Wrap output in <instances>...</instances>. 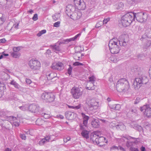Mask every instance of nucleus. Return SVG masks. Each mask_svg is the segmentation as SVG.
I'll return each mask as SVG.
<instances>
[{"label":"nucleus","instance_id":"46","mask_svg":"<svg viewBox=\"0 0 151 151\" xmlns=\"http://www.w3.org/2000/svg\"><path fill=\"white\" fill-rule=\"evenodd\" d=\"M47 142L46 141H45V139L43 138L41 139L38 143V144H39L40 145H43L45 143Z\"/></svg>","mask_w":151,"mask_h":151},{"label":"nucleus","instance_id":"59","mask_svg":"<svg viewBox=\"0 0 151 151\" xmlns=\"http://www.w3.org/2000/svg\"><path fill=\"white\" fill-rule=\"evenodd\" d=\"M124 6V5L122 3L120 2L118 4V7H117L118 9H120L121 8H122Z\"/></svg>","mask_w":151,"mask_h":151},{"label":"nucleus","instance_id":"45","mask_svg":"<svg viewBox=\"0 0 151 151\" xmlns=\"http://www.w3.org/2000/svg\"><path fill=\"white\" fill-rule=\"evenodd\" d=\"M46 32L45 29H43L38 32V37L41 36L42 34L45 33Z\"/></svg>","mask_w":151,"mask_h":151},{"label":"nucleus","instance_id":"56","mask_svg":"<svg viewBox=\"0 0 151 151\" xmlns=\"http://www.w3.org/2000/svg\"><path fill=\"white\" fill-rule=\"evenodd\" d=\"M70 138L69 137H66L65 138L63 139V141L64 142L66 143L68 141L70 140Z\"/></svg>","mask_w":151,"mask_h":151},{"label":"nucleus","instance_id":"32","mask_svg":"<svg viewBox=\"0 0 151 151\" xmlns=\"http://www.w3.org/2000/svg\"><path fill=\"white\" fill-rule=\"evenodd\" d=\"M9 83L13 85L16 88L19 89L20 88V86L14 80H12Z\"/></svg>","mask_w":151,"mask_h":151},{"label":"nucleus","instance_id":"53","mask_svg":"<svg viewBox=\"0 0 151 151\" xmlns=\"http://www.w3.org/2000/svg\"><path fill=\"white\" fill-rule=\"evenodd\" d=\"M60 22L58 21L54 23L53 24V26L55 27H58L60 26Z\"/></svg>","mask_w":151,"mask_h":151},{"label":"nucleus","instance_id":"62","mask_svg":"<svg viewBox=\"0 0 151 151\" xmlns=\"http://www.w3.org/2000/svg\"><path fill=\"white\" fill-rule=\"evenodd\" d=\"M130 150L131 151H139L137 148L131 147L130 148Z\"/></svg>","mask_w":151,"mask_h":151},{"label":"nucleus","instance_id":"15","mask_svg":"<svg viewBox=\"0 0 151 151\" xmlns=\"http://www.w3.org/2000/svg\"><path fill=\"white\" fill-rule=\"evenodd\" d=\"M89 79V82H91V83H90V86H92L91 87H86V89L88 90H94L95 89V87H94V83L96 81V78L95 77L92 76L91 77H88Z\"/></svg>","mask_w":151,"mask_h":151},{"label":"nucleus","instance_id":"39","mask_svg":"<svg viewBox=\"0 0 151 151\" xmlns=\"http://www.w3.org/2000/svg\"><path fill=\"white\" fill-rule=\"evenodd\" d=\"M19 109L23 111H26L28 110V105H24L19 106Z\"/></svg>","mask_w":151,"mask_h":151},{"label":"nucleus","instance_id":"33","mask_svg":"<svg viewBox=\"0 0 151 151\" xmlns=\"http://www.w3.org/2000/svg\"><path fill=\"white\" fill-rule=\"evenodd\" d=\"M4 88H5V85L4 84L0 83V98L2 96Z\"/></svg>","mask_w":151,"mask_h":151},{"label":"nucleus","instance_id":"23","mask_svg":"<svg viewBox=\"0 0 151 151\" xmlns=\"http://www.w3.org/2000/svg\"><path fill=\"white\" fill-rule=\"evenodd\" d=\"M121 21L123 26L127 27L129 26L131 24L126 19L124 18V17L122 16L121 18Z\"/></svg>","mask_w":151,"mask_h":151},{"label":"nucleus","instance_id":"27","mask_svg":"<svg viewBox=\"0 0 151 151\" xmlns=\"http://www.w3.org/2000/svg\"><path fill=\"white\" fill-rule=\"evenodd\" d=\"M110 107L111 109L115 110H119L121 108V106L119 104H115L111 105Z\"/></svg>","mask_w":151,"mask_h":151},{"label":"nucleus","instance_id":"31","mask_svg":"<svg viewBox=\"0 0 151 151\" xmlns=\"http://www.w3.org/2000/svg\"><path fill=\"white\" fill-rule=\"evenodd\" d=\"M11 55L14 58H18L20 56V53L19 52L13 51L11 52Z\"/></svg>","mask_w":151,"mask_h":151},{"label":"nucleus","instance_id":"51","mask_svg":"<svg viewBox=\"0 0 151 151\" xmlns=\"http://www.w3.org/2000/svg\"><path fill=\"white\" fill-rule=\"evenodd\" d=\"M20 50V47H14L13 49V51L15 52H19V51Z\"/></svg>","mask_w":151,"mask_h":151},{"label":"nucleus","instance_id":"35","mask_svg":"<svg viewBox=\"0 0 151 151\" xmlns=\"http://www.w3.org/2000/svg\"><path fill=\"white\" fill-rule=\"evenodd\" d=\"M60 17V14L58 13H56L52 16V19L55 21L59 19Z\"/></svg>","mask_w":151,"mask_h":151},{"label":"nucleus","instance_id":"5","mask_svg":"<svg viewBox=\"0 0 151 151\" xmlns=\"http://www.w3.org/2000/svg\"><path fill=\"white\" fill-rule=\"evenodd\" d=\"M70 93L74 99H77L81 96L83 91L79 88L73 87L71 90Z\"/></svg>","mask_w":151,"mask_h":151},{"label":"nucleus","instance_id":"13","mask_svg":"<svg viewBox=\"0 0 151 151\" xmlns=\"http://www.w3.org/2000/svg\"><path fill=\"white\" fill-rule=\"evenodd\" d=\"M38 116L43 117L45 119H49L50 117V112H46L45 111L43 108H41L38 111Z\"/></svg>","mask_w":151,"mask_h":151},{"label":"nucleus","instance_id":"8","mask_svg":"<svg viewBox=\"0 0 151 151\" xmlns=\"http://www.w3.org/2000/svg\"><path fill=\"white\" fill-rule=\"evenodd\" d=\"M67 15L74 20L79 19L82 16L81 12L79 11H75L73 13H68Z\"/></svg>","mask_w":151,"mask_h":151},{"label":"nucleus","instance_id":"38","mask_svg":"<svg viewBox=\"0 0 151 151\" xmlns=\"http://www.w3.org/2000/svg\"><path fill=\"white\" fill-rule=\"evenodd\" d=\"M119 44L121 46H125L127 45V42L124 40H119Z\"/></svg>","mask_w":151,"mask_h":151},{"label":"nucleus","instance_id":"48","mask_svg":"<svg viewBox=\"0 0 151 151\" xmlns=\"http://www.w3.org/2000/svg\"><path fill=\"white\" fill-rule=\"evenodd\" d=\"M7 0H0V4L4 5L7 3Z\"/></svg>","mask_w":151,"mask_h":151},{"label":"nucleus","instance_id":"22","mask_svg":"<svg viewBox=\"0 0 151 151\" xmlns=\"http://www.w3.org/2000/svg\"><path fill=\"white\" fill-rule=\"evenodd\" d=\"M81 115L83 119V124L87 125L88 119H89V116H87L83 113H81Z\"/></svg>","mask_w":151,"mask_h":151},{"label":"nucleus","instance_id":"52","mask_svg":"<svg viewBox=\"0 0 151 151\" xmlns=\"http://www.w3.org/2000/svg\"><path fill=\"white\" fill-rule=\"evenodd\" d=\"M84 64L78 62H76L74 63L73 65L74 66L83 65Z\"/></svg>","mask_w":151,"mask_h":151},{"label":"nucleus","instance_id":"17","mask_svg":"<svg viewBox=\"0 0 151 151\" xmlns=\"http://www.w3.org/2000/svg\"><path fill=\"white\" fill-rule=\"evenodd\" d=\"M11 123L8 120H5L4 121V123L1 124L2 129L3 130L5 131V130H9L10 129V126L11 125Z\"/></svg>","mask_w":151,"mask_h":151},{"label":"nucleus","instance_id":"28","mask_svg":"<svg viewBox=\"0 0 151 151\" xmlns=\"http://www.w3.org/2000/svg\"><path fill=\"white\" fill-rule=\"evenodd\" d=\"M46 76L47 77V80H50L56 77L54 76V74L53 73H47Z\"/></svg>","mask_w":151,"mask_h":151},{"label":"nucleus","instance_id":"64","mask_svg":"<svg viewBox=\"0 0 151 151\" xmlns=\"http://www.w3.org/2000/svg\"><path fill=\"white\" fill-rule=\"evenodd\" d=\"M111 149L112 150H114L115 149L119 150V147H117L115 146H113L111 147Z\"/></svg>","mask_w":151,"mask_h":151},{"label":"nucleus","instance_id":"12","mask_svg":"<svg viewBox=\"0 0 151 151\" xmlns=\"http://www.w3.org/2000/svg\"><path fill=\"white\" fill-rule=\"evenodd\" d=\"M134 16H135V14L134 13L128 12L123 16L124 17L125 19H126L127 20L131 23L134 20Z\"/></svg>","mask_w":151,"mask_h":151},{"label":"nucleus","instance_id":"61","mask_svg":"<svg viewBox=\"0 0 151 151\" xmlns=\"http://www.w3.org/2000/svg\"><path fill=\"white\" fill-rule=\"evenodd\" d=\"M5 20V19L4 18H1L0 19V25H1L3 24Z\"/></svg>","mask_w":151,"mask_h":151},{"label":"nucleus","instance_id":"6","mask_svg":"<svg viewBox=\"0 0 151 151\" xmlns=\"http://www.w3.org/2000/svg\"><path fill=\"white\" fill-rule=\"evenodd\" d=\"M41 98L47 101L52 102L54 100L55 96L52 93L45 92L42 94Z\"/></svg>","mask_w":151,"mask_h":151},{"label":"nucleus","instance_id":"29","mask_svg":"<svg viewBox=\"0 0 151 151\" xmlns=\"http://www.w3.org/2000/svg\"><path fill=\"white\" fill-rule=\"evenodd\" d=\"M81 53V51H79L76 52V55L75 56V59L77 60H79L82 58V57L84 56V54H81V56H79V54Z\"/></svg>","mask_w":151,"mask_h":151},{"label":"nucleus","instance_id":"30","mask_svg":"<svg viewBox=\"0 0 151 151\" xmlns=\"http://www.w3.org/2000/svg\"><path fill=\"white\" fill-rule=\"evenodd\" d=\"M89 132L86 130L82 131L81 133L82 136L84 138L87 139L89 137H88Z\"/></svg>","mask_w":151,"mask_h":151},{"label":"nucleus","instance_id":"3","mask_svg":"<svg viewBox=\"0 0 151 151\" xmlns=\"http://www.w3.org/2000/svg\"><path fill=\"white\" fill-rule=\"evenodd\" d=\"M148 80L147 77L143 75L136 78L133 85L135 89H138L142 84H145L147 83Z\"/></svg>","mask_w":151,"mask_h":151},{"label":"nucleus","instance_id":"2","mask_svg":"<svg viewBox=\"0 0 151 151\" xmlns=\"http://www.w3.org/2000/svg\"><path fill=\"white\" fill-rule=\"evenodd\" d=\"M109 50L112 54H115L119 53L120 48L118 45V40L114 38L109 42Z\"/></svg>","mask_w":151,"mask_h":151},{"label":"nucleus","instance_id":"1","mask_svg":"<svg viewBox=\"0 0 151 151\" xmlns=\"http://www.w3.org/2000/svg\"><path fill=\"white\" fill-rule=\"evenodd\" d=\"M117 91L120 92H125L128 90L129 86L128 81L125 78H122L117 82L116 85Z\"/></svg>","mask_w":151,"mask_h":151},{"label":"nucleus","instance_id":"11","mask_svg":"<svg viewBox=\"0 0 151 151\" xmlns=\"http://www.w3.org/2000/svg\"><path fill=\"white\" fill-rule=\"evenodd\" d=\"M63 64L61 62L54 63L51 66V68L53 70H60L64 68Z\"/></svg>","mask_w":151,"mask_h":151},{"label":"nucleus","instance_id":"37","mask_svg":"<svg viewBox=\"0 0 151 151\" xmlns=\"http://www.w3.org/2000/svg\"><path fill=\"white\" fill-rule=\"evenodd\" d=\"M81 33L78 34L76 35L74 37L68 40V41L70 42L71 41H75V40L77 39L78 37H79L81 35Z\"/></svg>","mask_w":151,"mask_h":151},{"label":"nucleus","instance_id":"18","mask_svg":"<svg viewBox=\"0 0 151 151\" xmlns=\"http://www.w3.org/2000/svg\"><path fill=\"white\" fill-rule=\"evenodd\" d=\"M110 125L112 126L114 128H116L117 129H120L122 130H124L126 128L124 124L121 123L116 124L112 122L110 124Z\"/></svg>","mask_w":151,"mask_h":151},{"label":"nucleus","instance_id":"44","mask_svg":"<svg viewBox=\"0 0 151 151\" xmlns=\"http://www.w3.org/2000/svg\"><path fill=\"white\" fill-rule=\"evenodd\" d=\"M7 119L10 121H15L17 120V118L16 117H14L13 116H10L7 117Z\"/></svg>","mask_w":151,"mask_h":151},{"label":"nucleus","instance_id":"50","mask_svg":"<svg viewBox=\"0 0 151 151\" xmlns=\"http://www.w3.org/2000/svg\"><path fill=\"white\" fill-rule=\"evenodd\" d=\"M140 101V98L139 97H137L134 102V104H137Z\"/></svg>","mask_w":151,"mask_h":151},{"label":"nucleus","instance_id":"36","mask_svg":"<svg viewBox=\"0 0 151 151\" xmlns=\"http://www.w3.org/2000/svg\"><path fill=\"white\" fill-rule=\"evenodd\" d=\"M145 34L147 37L151 38V28L147 29L146 31Z\"/></svg>","mask_w":151,"mask_h":151},{"label":"nucleus","instance_id":"42","mask_svg":"<svg viewBox=\"0 0 151 151\" xmlns=\"http://www.w3.org/2000/svg\"><path fill=\"white\" fill-rule=\"evenodd\" d=\"M127 1L128 4L131 5H134L136 3L135 0H127Z\"/></svg>","mask_w":151,"mask_h":151},{"label":"nucleus","instance_id":"47","mask_svg":"<svg viewBox=\"0 0 151 151\" xmlns=\"http://www.w3.org/2000/svg\"><path fill=\"white\" fill-rule=\"evenodd\" d=\"M103 23L102 21H100L98 22H97L96 24V27L98 28L99 27L101 26L103 24Z\"/></svg>","mask_w":151,"mask_h":151},{"label":"nucleus","instance_id":"21","mask_svg":"<svg viewBox=\"0 0 151 151\" xmlns=\"http://www.w3.org/2000/svg\"><path fill=\"white\" fill-rule=\"evenodd\" d=\"M99 137L98 135L94 134L93 137L91 136V139L94 143H95L96 144L98 145L99 144Z\"/></svg>","mask_w":151,"mask_h":151},{"label":"nucleus","instance_id":"10","mask_svg":"<svg viewBox=\"0 0 151 151\" xmlns=\"http://www.w3.org/2000/svg\"><path fill=\"white\" fill-rule=\"evenodd\" d=\"M37 63V60H35L34 59H32L31 60L29 63V65L30 68L34 70V73L37 74V70L38 68Z\"/></svg>","mask_w":151,"mask_h":151},{"label":"nucleus","instance_id":"19","mask_svg":"<svg viewBox=\"0 0 151 151\" xmlns=\"http://www.w3.org/2000/svg\"><path fill=\"white\" fill-rule=\"evenodd\" d=\"M37 106L34 104H32L28 106V110L32 113H36L37 111Z\"/></svg>","mask_w":151,"mask_h":151},{"label":"nucleus","instance_id":"40","mask_svg":"<svg viewBox=\"0 0 151 151\" xmlns=\"http://www.w3.org/2000/svg\"><path fill=\"white\" fill-rule=\"evenodd\" d=\"M134 70L135 73H138V74H139V73H141V69L140 68L137 66H135L134 68Z\"/></svg>","mask_w":151,"mask_h":151},{"label":"nucleus","instance_id":"41","mask_svg":"<svg viewBox=\"0 0 151 151\" xmlns=\"http://www.w3.org/2000/svg\"><path fill=\"white\" fill-rule=\"evenodd\" d=\"M131 114L136 113L137 112V110L135 107L129 109V112Z\"/></svg>","mask_w":151,"mask_h":151},{"label":"nucleus","instance_id":"4","mask_svg":"<svg viewBox=\"0 0 151 151\" xmlns=\"http://www.w3.org/2000/svg\"><path fill=\"white\" fill-rule=\"evenodd\" d=\"M134 19H136L137 20L141 23H145L146 21L147 18L148 14L145 12H140L134 13Z\"/></svg>","mask_w":151,"mask_h":151},{"label":"nucleus","instance_id":"9","mask_svg":"<svg viewBox=\"0 0 151 151\" xmlns=\"http://www.w3.org/2000/svg\"><path fill=\"white\" fill-rule=\"evenodd\" d=\"M76 6L81 10H84L86 7V5L83 0H73Z\"/></svg>","mask_w":151,"mask_h":151},{"label":"nucleus","instance_id":"60","mask_svg":"<svg viewBox=\"0 0 151 151\" xmlns=\"http://www.w3.org/2000/svg\"><path fill=\"white\" fill-rule=\"evenodd\" d=\"M37 19V14H35L33 16L32 19L34 21H35Z\"/></svg>","mask_w":151,"mask_h":151},{"label":"nucleus","instance_id":"54","mask_svg":"<svg viewBox=\"0 0 151 151\" xmlns=\"http://www.w3.org/2000/svg\"><path fill=\"white\" fill-rule=\"evenodd\" d=\"M50 136L48 135L45 137L44 139L46 142H48L50 141Z\"/></svg>","mask_w":151,"mask_h":151},{"label":"nucleus","instance_id":"14","mask_svg":"<svg viewBox=\"0 0 151 151\" xmlns=\"http://www.w3.org/2000/svg\"><path fill=\"white\" fill-rule=\"evenodd\" d=\"M86 103L89 108L92 107L97 105V102L95 100L90 97H88L86 99Z\"/></svg>","mask_w":151,"mask_h":151},{"label":"nucleus","instance_id":"34","mask_svg":"<svg viewBox=\"0 0 151 151\" xmlns=\"http://www.w3.org/2000/svg\"><path fill=\"white\" fill-rule=\"evenodd\" d=\"M8 113V111H7L0 110V117H4L6 116Z\"/></svg>","mask_w":151,"mask_h":151},{"label":"nucleus","instance_id":"7","mask_svg":"<svg viewBox=\"0 0 151 151\" xmlns=\"http://www.w3.org/2000/svg\"><path fill=\"white\" fill-rule=\"evenodd\" d=\"M140 110L141 111H144V115L147 117H151V108L150 104L144 105L140 108Z\"/></svg>","mask_w":151,"mask_h":151},{"label":"nucleus","instance_id":"26","mask_svg":"<svg viewBox=\"0 0 151 151\" xmlns=\"http://www.w3.org/2000/svg\"><path fill=\"white\" fill-rule=\"evenodd\" d=\"M99 144H100L99 145L100 146H103L104 145H105L104 144H102V143H107L108 142L107 140L105 138V137H99Z\"/></svg>","mask_w":151,"mask_h":151},{"label":"nucleus","instance_id":"24","mask_svg":"<svg viewBox=\"0 0 151 151\" xmlns=\"http://www.w3.org/2000/svg\"><path fill=\"white\" fill-rule=\"evenodd\" d=\"M75 8L74 7L72 6L71 5H68L67 6L66 10L65 12L67 15L68 13H73L75 12Z\"/></svg>","mask_w":151,"mask_h":151},{"label":"nucleus","instance_id":"16","mask_svg":"<svg viewBox=\"0 0 151 151\" xmlns=\"http://www.w3.org/2000/svg\"><path fill=\"white\" fill-rule=\"evenodd\" d=\"M77 116L75 113L70 111H67L65 113L66 118L68 120H72L75 119Z\"/></svg>","mask_w":151,"mask_h":151},{"label":"nucleus","instance_id":"20","mask_svg":"<svg viewBox=\"0 0 151 151\" xmlns=\"http://www.w3.org/2000/svg\"><path fill=\"white\" fill-rule=\"evenodd\" d=\"M51 48L52 51L56 53H58L61 51V49L59 45L55 44L54 45H51L50 46Z\"/></svg>","mask_w":151,"mask_h":151},{"label":"nucleus","instance_id":"63","mask_svg":"<svg viewBox=\"0 0 151 151\" xmlns=\"http://www.w3.org/2000/svg\"><path fill=\"white\" fill-rule=\"evenodd\" d=\"M19 23H17L15 24H14L12 28L14 27L16 29H18V28Z\"/></svg>","mask_w":151,"mask_h":151},{"label":"nucleus","instance_id":"58","mask_svg":"<svg viewBox=\"0 0 151 151\" xmlns=\"http://www.w3.org/2000/svg\"><path fill=\"white\" fill-rule=\"evenodd\" d=\"M20 136L21 138L22 139L25 140L26 139V136L24 134H20Z\"/></svg>","mask_w":151,"mask_h":151},{"label":"nucleus","instance_id":"49","mask_svg":"<svg viewBox=\"0 0 151 151\" xmlns=\"http://www.w3.org/2000/svg\"><path fill=\"white\" fill-rule=\"evenodd\" d=\"M110 19L109 17H108L104 19L103 22H102L104 24H106L110 20Z\"/></svg>","mask_w":151,"mask_h":151},{"label":"nucleus","instance_id":"55","mask_svg":"<svg viewBox=\"0 0 151 151\" xmlns=\"http://www.w3.org/2000/svg\"><path fill=\"white\" fill-rule=\"evenodd\" d=\"M72 69V68L70 65H69V68L68 69V73L70 75L71 74V72Z\"/></svg>","mask_w":151,"mask_h":151},{"label":"nucleus","instance_id":"43","mask_svg":"<svg viewBox=\"0 0 151 151\" xmlns=\"http://www.w3.org/2000/svg\"><path fill=\"white\" fill-rule=\"evenodd\" d=\"M87 125H85L83 124V125L81 124L80 125V129L82 130V131L86 130V129L87 128Z\"/></svg>","mask_w":151,"mask_h":151},{"label":"nucleus","instance_id":"25","mask_svg":"<svg viewBox=\"0 0 151 151\" xmlns=\"http://www.w3.org/2000/svg\"><path fill=\"white\" fill-rule=\"evenodd\" d=\"M92 126L94 128H98L100 126L99 121L97 119H94L91 122Z\"/></svg>","mask_w":151,"mask_h":151},{"label":"nucleus","instance_id":"57","mask_svg":"<svg viewBox=\"0 0 151 151\" xmlns=\"http://www.w3.org/2000/svg\"><path fill=\"white\" fill-rule=\"evenodd\" d=\"M81 104H79L77 106H74V109L75 110H77L79 109L81 107Z\"/></svg>","mask_w":151,"mask_h":151}]
</instances>
